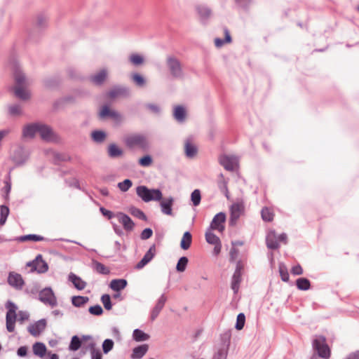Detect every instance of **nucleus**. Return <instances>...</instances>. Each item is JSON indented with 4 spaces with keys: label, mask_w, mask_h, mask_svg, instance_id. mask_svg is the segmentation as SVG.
<instances>
[{
    "label": "nucleus",
    "mask_w": 359,
    "mask_h": 359,
    "mask_svg": "<svg viewBox=\"0 0 359 359\" xmlns=\"http://www.w3.org/2000/svg\"><path fill=\"white\" fill-rule=\"evenodd\" d=\"M13 68L15 81V86L13 88L15 95L19 99L27 100L29 97V94L28 91L24 89L26 85L25 76L15 64L13 65Z\"/></svg>",
    "instance_id": "f257e3e1"
},
{
    "label": "nucleus",
    "mask_w": 359,
    "mask_h": 359,
    "mask_svg": "<svg viewBox=\"0 0 359 359\" xmlns=\"http://www.w3.org/2000/svg\"><path fill=\"white\" fill-rule=\"evenodd\" d=\"M137 195L144 201L149 202L151 201H160L163 198L162 192L158 189H149L144 185L138 186L136 188Z\"/></svg>",
    "instance_id": "f03ea898"
},
{
    "label": "nucleus",
    "mask_w": 359,
    "mask_h": 359,
    "mask_svg": "<svg viewBox=\"0 0 359 359\" xmlns=\"http://www.w3.org/2000/svg\"><path fill=\"white\" fill-rule=\"evenodd\" d=\"M165 64L172 78L177 79H182L184 78V73L182 63L175 56H167Z\"/></svg>",
    "instance_id": "7ed1b4c3"
},
{
    "label": "nucleus",
    "mask_w": 359,
    "mask_h": 359,
    "mask_svg": "<svg viewBox=\"0 0 359 359\" xmlns=\"http://www.w3.org/2000/svg\"><path fill=\"white\" fill-rule=\"evenodd\" d=\"M124 142L130 149L137 147L143 151H146L149 147L147 137L142 134H133L128 135L125 137Z\"/></svg>",
    "instance_id": "20e7f679"
},
{
    "label": "nucleus",
    "mask_w": 359,
    "mask_h": 359,
    "mask_svg": "<svg viewBox=\"0 0 359 359\" xmlns=\"http://www.w3.org/2000/svg\"><path fill=\"white\" fill-rule=\"evenodd\" d=\"M312 346L319 357L324 359H329L331 355L330 349L326 344V338L323 335H317L313 340Z\"/></svg>",
    "instance_id": "39448f33"
},
{
    "label": "nucleus",
    "mask_w": 359,
    "mask_h": 359,
    "mask_svg": "<svg viewBox=\"0 0 359 359\" xmlns=\"http://www.w3.org/2000/svg\"><path fill=\"white\" fill-rule=\"evenodd\" d=\"M6 307L8 309L6 315V330L9 332H13L15 330V325L17 320L16 311L18 307L11 301L6 303Z\"/></svg>",
    "instance_id": "423d86ee"
},
{
    "label": "nucleus",
    "mask_w": 359,
    "mask_h": 359,
    "mask_svg": "<svg viewBox=\"0 0 359 359\" xmlns=\"http://www.w3.org/2000/svg\"><path fill=\"white\" fill-rule=\"evenodd\" d=\"M39 299L44 304L49 305L51 307L57 306V298L51 287H45L39 292Z\"/></svg>",
    "instance_id": "0eeeda50"
},
{
    "label": "nucleus",
    "mask_w": 359,
    "mask_h": 359,
    "mask_svg": "<svg viewBox=\"0 0 359 359\" xmlns=\"http://www.w3.org/2000/svg\"><path fill=\"white\" fill-rule=\"evenodd\" d=\"M222 341H229L231 334L229 332H225L222 336ZM229 342L226 345H223L222 347L218 348L214 353L212 359H226L229 351Z\"/></svg>",
    "instance_id": "6e6552de"
},
{
    "label": "nucleus",
    "mask_w": 359,
    "mask_h": 359,
    "mask_svg": "<svg viewBox=\"0 0 359 359\" xmlns=\"http://www.w3.org/2000/svg\"><path fill=\"white\" fill-rule=\"evenodd\" d=\"M244 210L243 204L236 203L231 205L230 208V218L229 224L230 226H235L238 219L241 216Z\"/></svg>",
    "instance_id": "1a4fd4ad"
},
{
    "label": "nucleus",
    "mask_w": 359,
    "mask_h": 359,
    "mask_svg": "<svg viewBox=\"0 0 359 359\" xmlns=\"http://www.w3.org/2000/svg\"><path fill=\"white\" fill-rule=\"evenodd\" d=\"M32 267V271H36L38 273H45L48 269V264L43 259L41 255H38L36 258L27 264Z\"/></svg>",
    "instance_id": "9d476101"
},
{
    "label": "nucleus",
    "mask_w": 359,
    "mask_h": 359,
    "mask_svg": "<svg viewBox=\"0 0 359 359\" xmlns=\"http://www.w3.org/2000/svg\"><path fill=\"white\" fill-rule=\"evenodd\" d=\"M116 217L126 231L130 232L133 231L135 223L128 215L122 212H118L116 213Z\"/></svg>",
    "instance_id": "9b49d317"
},
{
    "label": "nucleus",
    "mask_w": 359,
    "mask_h": 359,
    "mask_svg": "<svg viewBox=\"0 0 359 359\" xmlns=\"http://www.w3.org/2000/svg\"><path fill=\"white\" fill-rule=\"evenodd\" d=\"M37 133L39 134L42 140L47 142H52L55 139V135L52 128L46 124L39 123Z\"/></svg>",
    "instance_id": "f8f14e48"
},
{
    "label": "nucleus",
    "mask_w": 359,
    "mask_h": 359,
    "mask_svg": "<svg viewBox=\"0 0 359 359\" xmlns=\"http://www.w3.org/2000/svg\"><path fill=\"white\" fill-rule=\"evenodd\" d=\"M46 320L43 318L28 326L27 330L34 337H38L46 327Z\"/></svg>",
    "instance_id": "ddd939ff"
},
{
    "label": "nucleus",
    "mask_w": 359,
    "mask_h": 359,
    "mask_svg": "<svg viewBox=\"0 0 359 359\" xmlns=\"http://www.w3.org/2000/svg\"><path fill=\"white\" fill-rule=\"evenodd\" d=\"M226 221V215L225 213L220 212L215 215L213 217L210 225V229L214 230H218L219 231H222L224 229V224Z\"/></svg>",
    "instance_id": "4468645a"
},
{
    "label": "nucleus",
    "mask_w": 359,
    "mask_h": 359,
    "mask_svg": "<svg viewBox=\"0 0 359 359\" xmlns=\"http://www.w3.org/2000/svg\"><path fill=\"white\" fill-rule=\"evenodd\" d=\"M166 301V296L164 294H161V296L158 298L155 306L151 311L150 319L151 321H154L156 319L160 312L163 309Z\"/></svg>",
    "instance_id": "2eb2a0df"
},
{
    "label": "nucleus",
    "mask_w": 359,
    "mask_h": 359,
    "mask_svg": "<svg viewBox=\"0 0 359 359\" xmlns=\"http://www.w3.org/2000/svg\"><path fill=\"white\" fill-rule=\"evenodd\" d=\"M8 283L10 285L18 290L22 289L25 284L22 276L15 272L9 273Z\"/></svg>",
    "instance_id": "dca6fc26"
},
{
    "label": "nucleus",
    "mask_w": 359,
    "mask_h": 359,
    "mask_svg": "<svg viewBox=\"0 0 359 359\" xmlns=\"http://www.w3.org/2000/svg\"><path fill=\"white\" fill-rule=\"evenodd\" d=\"M196 11L200 18L201 22H206L211 16L212 11L206 5H197L196 6Z\"/></svg>",
    "instance_id": "f3484780"
},
{
    "label": "nucleus",
    "mask_w": 359,
    "mask_h": 359,
    "mask_svg": "<svg viewBox=\"0 0 359 359\" xmlns=\"http://www.w3.org/2000/svg\"><path fill=\"white\" fill-rule=\"evenodd\" d=\"M28 158V155L22 147L16 149L13 154V161L16 165H22Z\"/></svg>",
    "instance_id": "a211bd4d"
},
{
    "label": "nucleus",
    "mask_w": 359,
    "mask_h": 359,
    "mask_svg": "<svg viewBox=\"0 0 359 359\" xmlns=\"http://www.w3.org/2000/svg\"><path fill=\"white\" fill-rule=\"evenodd\" d=\"M174 203V198L172 196L164 198L160 203L161 212L164 215H172V207Z\"/></svg>",
    "instance_id": "6ab92c4d"
},
{
    "label": "nucleus",
    "mask_w": 359,
    "mask_h": 359,
    "mask_svg": "<svg viewBox=\"0 0 359 359\" xmlns=\"http://www.w3.org/2000/svg\"><path fill=\"white\" fill-rule=\"evenodd\" d=\"M128 94L129 90L127 88L115 86L107 93V96L111 99H114L120 96L126 97Z\"/></svg>",
    "instance_id": "aec40b11"
},
{
    "label": "nucleus",
    "mask_w": 359,
    "mask_h": 359,
    "mask_svg": "<svg viewBox=\"0 0 359 359\" xmlns=\"http://www.w3.org/2000/svg\"><path fill=\"white\" fill-rule=\"evenodd\" d=\"M266 244L267 248L271 250H277L279 248L280 245L275 231H271L267 234Z\"/></svg>",
    "instance_id": "412c9836"
},
{
    "label": "nucleus",
    "mask_w": 359,
    "mask_h": 359,
    "mask_svg": "<svg viewBox=\"0 0 359 359\" xmlns=\"http://www.w3.org/2000/svg\"><path fill=\"white\" fill-rule=\"evenodd\" d=\"M107 75V72L106 69H103L100 70L98 73L92 75L90 76V81L97 86L102 85L105 81Z\"/></svg>",
    "instance_id": "4be33fe9"
},
{
    "label": "nucleus",
    "mask_w": 359,
    "mask_h": 359,
    "mask_svg": "<svg viewBox=\"0 0 359 359\" xmlns=\"http://www.w3.org/2000/svg\"><path fill=\"white\" fill-rule=\"evenodd\" d=\"M228 182L229 179H225L224 175L222 173H220L218 176L217 186L220 191L223 193L227 198H229V194L227 186Z\"/></svg>",
    "instance_id": "5701e85b"
},
{
    "label": "nucleus",
    "mask_w": 359,
    "mask_h": 359,
    "mask_svg": "<svg viewBox=\"0 0 359 359\" xmlns=\"http://www.w3.org/2000/svg\"><path fill=\"white\" fill-rule=\"evenodd\" d=\"M149 346L147 344H142L133 348L131 358L133 359L142 358L147 352Z\"/></svg>",
    "instance_id": "b1692460"
},
{
    "label": "nucleus",
    "mask_w": 359,
    "mask_h": 359,
    "mask_svg": "<svg viewBox=\"0 0 359 359\" xmlns=\"http://www.w3.org/2000/svg\"><path fill=\"white\" fill-rule=\"evenodd\" d=\"M69 280L71 281L74 285V287L79 290H83L86 286V283L84 280H83L79 276H76L73 273H71L69 275Z\"/></svg>",
    "instance_id": "393cba45"
},
{
    "label": "nucleus",
    "mask_w": 359,
    "mask_h": 359,
    "mask_svg": "<svg viewBox=\"0 0 359 359\" xmlns=\"http://www.w3.org/2000/svg\"><path fill=\"white\" fill-rule=\"evenodd\" d=\"M127 284L128 282L126 279H113L109 284V287L112 290L119 292L123 290L127 286Z\"/></svg>",
    "instance_id": "a878e982"
},
{
    "label": "nucleus",
    "mask_w": 359,
    "mask_h": 359,
    "mask_svg": "<svg viewBox=\"0 0 359 359\" xmlns=\"http://www.w3.org/2000/svg\"><path fill=\"white\" fill-rule=\"evenodd\" d=\"M38 124L39 123H35L26 126L23 129V136L31 138L34 137L38 131Z\"/></svg>",
    "instance_id": "bb28decb"
},
{
    "label": "nucleus",
    "mask_w": 359,
    "mask_h": 359,
    "mask_svg": "<svg viewBox=\"0 0 359 359\" xmlns=\"http://www.w3.org/2000/svg\"><path fill=\"white\" fill-rule=\"evenodd\" d=\"M219 163L228 171L234 170V159L231 157L224 156L220 158Z\"/></svg>",
    "instance_id": "cd10ccee"
},
{
    "label": "nucleus",
    "mask_w": 359,
    "mask_h": 359,
    "mask_svg": "<svg viewBox=\"0 0 359 359\" xmlns=\"http://www.w3.org/2000/svg\"><path fill=\"white\" fill-rule=\"evenodd\" d=\"M33 353L35 355L40 358L43 357L46 353V346L42 342H36L32 346Z\"/></svg>",
    "instance_id": "c85d7f7f"
},
{
    "label": "nucleus",
    "mask_w": 359,
    "mask_h": 359,
    "mask_svg": "<svg viewBox=\"0 0 359 359\" xmlns=\"http://www.w3.org/2000/svg\"><path fill=\"white\" fill-rule=\"evenodd\" d=\"M242 273L238 272L233 273L231 278V287L233 290V292L236 294L238 292L240 284L242 280Z\"/></svg>",
    "instance_id": "c756f323"
},
{
    "label": "nucleus",
    "mask_w": 359,
    "mask_h": 359,
    "mask_svg": "<svg viewBox=\"0 0 359 359\" xmlns=\"http://www.w3.org/2000/svg\"><path fill=\"white\" fill-rule=\"evenodd\" d=\"M95 346V343L92 341L88 344L86 349L90 351L91 359H102L101 351L99 348H96Z\"/></svg>",
    "instance_id": "7c9ffc66"
},
{
    "label": "nucleus",
    "mask_w": 359,
    "mask_h": 359,
    "mask_svg": "<svg viewBox=\"0 0 359 359\" xmlns=\"http://www.w3.org/2000/svg\"><path fill=\"white\" fill-rule=\"evenodd\" d=\"M224 36H225L224 39H222L220 38H216L215 39V45L217 48H221L226 43L231 42V36L230 35V32H229V29L226 27L224 28Z\"/></svg>",
    "instance_id": "2f4dec72"
},
{
    "label": "nucleus",
    "mask_w": 359,
    "mask_h": 359,
    "mask_svg": "<svg viewBox=\"0 0 359 359\" xmlns=\"http://www.w3.org/2000/svg\"><path fill=\"white\" fill-rule=\"evenodd\" d=\"M45 240H46V238H44L43 236H39V235H36V234H28V235L21 236L17 237L15 238V241H19V242H25L27 241H32L36 242V241H43Z\"/></svg>",
    "instance_id": "473e14b6"
},
{
    "label": "nucleus",
    "mask_w": 359,
    "mask_h": 359,
    "mask_svg": "<svg viewBox=\"0 0 359 359\" xmlns=\"http://www.w3.org/2000/svg\"><path fill=\"white\" fill-rule=\"evenodd\" d=\"M123 152L121 149L118 147L115 144H110L108 147V155L110 158H114L120 157L123 155Z\"/></svg>",
    "instance_id": "72a5a7b5"
},
{
    "label": "nucleus",
    "mask_w": 359,
    "mask_h": 359,
    "mask_svg": "<svg viewBox=\"0 0 359 359\" xmlns=\"http://www.w3.org/2000/svg\"><path fill=\"white\" fill-rule=\"evenodd\" d=\"M174 118L178 122H183L186 118V111L185 109L182 106H176L174 109L173 114Z\"/></svg>",
    "instance_id": "f704fd0d"
},
{
    "label": "nucleus",
    "mask_w": 359,
    "mask_h": 359,
    "mask_svg": "<svg viewBox=\"0 0 359 359\" xmlns=\"http://www.w3.org/2000/svg\"><path fill=\"white\" fill-rule=\"evenodd\" d=\"M184 151L187 157L191 158L196 155L198 149L194 144L189 141H187L184 145Z\"/></svg>",
    "instance_id": "c9c22d12"
},
{
    "label": "nucleus",
    "mask_w": 359,
    "mask_h": 359,
    "mask_svg": "<svg viewBox=\"0 0 359 359\" xmlns=\"http://www.w3.org/2000/svg\"><path fill=\"white\" fill-rule=\"evenodd\" d=\"M93 269L100 274L107 275L110 273L109 269L101 262L93 260Z\"/></svg>",
    "instance_id": "e433bc0d"
},
{
    "label": "nucleus",
    "mask_w": 359,
    "mask_h": 359,
    "mask_svg": "<svg viewBox=\"0 0 359 359\" xmlns=\"http://www.w3.org/2000/svg\"><path fill=\"white\" fill-rule=\"evenodd\" d=\"M133 338L136 341H147L150 336L140 329H135L133 333Z\"/></svg>",
    "instance_id": "4c0bfd02"
},
{
    "label": "nucleus",
    "mask_w": 359,
    "mask_h": 359,
    "mask_svg": "<svg viewBox=\"0 0 359 359\" xmlns=\"http://www.w3.org/2000/svg\"><path fill=\"white\" fill-rule=\"evenodd\" d=\"M192 241V236L189 231H186L182 238L180 247L183 250H187L190 248Z\"/></svg>",
    "instance_id": "58836bf2"
},
{
    "label": "nucleus",
    "mask_w": 359,
    "mask_h": 359,
    "mask_svg": "<svg viewBox=\"0 0 359 359\" xmlns=\"http://www.w3.org/2000/svg\"><path fill=\"white\" fill-rule=\"evenodd\" d=\"M296 285L300 290H308L311 287V282L306 278H299L296 280Z\"/></svg>",
    "instance_id": "ea45409f"
},
{
    "label": "nucleus",
    "mask_w": 359,
    "mask_h": 359,
    "mask_svg": "<svg viewBox=\"0 0 359 359\" xmlns=\"http://www.w3.org/2000/svg\"><path fill=\"white\" fill-rule=\"evenodd\" d=\"M89 301L88 297L84 296H74L72 298V303L76 307H81Z\"/></svg>",
    "instance_id": "a19ab883"
},
{
    "label": "nucleus",
    "mask_w": 359,
    "mask_h": 359,
    "mask_svg": "<svg viewBox=\"0 0 359 359\" xmlns=\"http://www.w3.org/2000/svg\"><path fill=\"white\" fill-rule=\"evenodd\" d=\"M212 229H209L205 233V240L206 241L212 245L218 244V243L221 242L219 238L213 233L211 231Z\"/></svg>",
    "instance_id": "79ce46f5"
},
{
    "label": "nucleus",
    "mask_w": 359,
    "mask_h": 359,
    "mask_svg": "<svg viewBox=\"0 0 359 359\" xmlns=\"http://www.w3.org/2000/svg\"><path fill=\"white\" fill-rule=\"evenodd\" d=\"M81 344V339L77 335H74L72 337L69 348L71 351H76L80 348Z\"/></svg>",
    "instance_id": "37998d69"
},
{
    "label": "nucleus",
    "mask_w": 359,
    "mask_h": 359,
    "mask_svg": "<svg viewBox=\"0 0 359 359\" xmlns=\"http://www.w3.org/2000/svg\"><path fill=\"white\" fill-rule=\"evenodd\" d=\"M92 138L94 142L101 143L106 139V133L101 130H94L91 133Z\"/></svg>",
    "instance_id": "c03bdc74"
},
{
    "label": "nucleus",
    "mask_w": 359,
    "mask_h": 359,
    "mask_svg": "<svg viewBox=\"0 0 359 359\" xmlns=\"http://www.w3.org/2000/svg\"><path fill=\"white\" fill-rule=\"evenodd\" d=\"M9 215V208L7 205H2L0 206V225L5 224L7 217Z\"/></svg>",
    "instance_id": "a18cd8bd"
},
{
    "label": "nucleus",
    "mask_w": 359,
    "mask_h": 359,
    "mask_svg": "<svg viewBox=\"0 0 359 359\" xmlns=\"http://www.w3.org/2000/svg\"><path fill=\"white\" fill-rule=\"evenodd\" d=\"M262 218L265 222H271L273 219L274 214L267 207L262 208L261 211Z\"/></svg>",
    "instance_id": "49530a36"
},
{
    "label": "nucleus",
    "mask_w": 359,
    "mask_h": 359,
    "mask_svg": "<svg viewBox=\"0 0 359 359\" xmlns=\"http://www.w3.org/2000/svg\"><path fill=\"white\" fill-rule=\"evenodd\" d=\"M4 187L3 189L4 191V198L6 201H8L9 199V194L11 190V175H8L5 181H4Z\"/></svg>",
    "instance_id": "de8ad7c7"
},
{
    "label": "nucleus",
    "mask_w": 359,
    "mask_h": 359,
    "mask_svg": "<svg viewBox=\"0 0 359 359\" xmlns=\"http://www.w3.org/2000/svg\"><path fill=\"white\" fill-rule=\"evenodd\" d=\"M188 258L187 257H182L179 259L177 266L176 270L178 272H184L187 268L188 264Z\"/></svg>",
    "instance_id": "09e8293b"
},
{
    "label": "nucleus",
    "mask_w": 359,
    "mask_h": 359,
    "mask_svg": "<svg viewBox=\"0 0 359 359\" xmlns=\"http://www.w3.org/2000/svg\"><path fill=\"white\" fill-rule=\"evenodd\" d=\"M129 61L134 65L138 66L144 62V58L139 54H131L129 57Z\"/></svg>",
    "instance_id": "8fccbe9b"
},
{
    "label": "nucleus",
    "mask_w": 359,
    "mask_h": 359,
    "mask_svg": "<svg viewBox=\"0 0 359 359\" xmlns=\"http://www.w3.org/2000/svg\"><path fill=\"white\" fill-rule=\"evenodd\" d=\"M191 199L194 206H198L201 200V191L199 189H195L191 194Z\"/></svg>",
    "instance_id": "3c124183"
},
{
    "label": "nucleus",
    "mask_w": 359,
    "mask_h": 359,
    "mask_svg": "<svg viewBox=\"0 0 359 359\" xmlns=\"http://www.w3.org/2000/svg\"><path fill=\"white\" fill-rule=\"evenodd\" d=\"M153 159L150 155H145L138 160V163L142 167H149L151 165Z\"/></svg>",
    "instance_id": "603ef678"
},
{
    "label": "nucleus",
    "mask_w": 359,
    "mask_h": 359,
    "mask_svg": "<svg viewBox=\"0 0 359 359\" xmlns=\"http://www.w3.org/2000/svg\"><path fill=\"white\" fill-rule=\"evenodd\" d=\"M101 302L104 305V307L106 310H111L112 308V304L111 302L110 295L108 294H104L101 297Z\"/></svg>",
    "instance_id": "864d4df0"
},
{
    "label": "nucleus",
    "mask_w": 359,
    "mask_h": 359,
    "mask_svg": "<svg viewBox=\"0 0 359 359\" xmlns=\"http://www.w3.org/2000/svg\"><path fill=\"white\" fill-rule=\"evenodd\" d=\"M68 160H69V157L65 154L57 152L53 154V161L55 164H59L60 162L67 161Z\"/></svg>",
    "instance_id": "5fc2aeb1"
},
{
    "label": "nucleus",
    "mask_w": 359,
    "mask_h": 359,
    "mask_svg": "<svg viewBox=\"0 0 359 359\" xmlns=\"http://www.w3.org/2000/svg\"><path fill=\"white\" fill-rule=\"evenodd\" d=\"M245 322V316L244 313H241L237 316L236 323L235 327L238 330H241L243 328Z\"/></svg>",
    "instance_id": "6e6d98bb"
},
{
    "label": "nucleus",
    "mask_w": 359,
    "mask_h": 359,
    "mask_svg": "<svg viewBox=\"0 0 359 359\" xmlns=\"http://www.w3.org/2000/svg\"><path fill=\"white\" fill-rule=\"evenodd\" d=\"M132 181L129 179H126L118 184V187L121 191L126 192L132 187Z\"/></svg>",
    "instance_id": "4d7b16f0"
},
{
    "label": "nucleus",
    "mask_w": 359,
    "mask_h": 359,
    "mask_svg": "<svg viewBox=\"0 0 359 359\" xmlns=\"http://www.w3.org/2000/svg\"><path fill=\"white\" fill-rule=\"evenodd\" d=\"M114 347V341L111 339H107L102 343V350L104 353H108Z\"/></svg>",
    "instance_id": "13d9d810"
},
{
    "label": "nucleus",
    "mask_w": 359,
    "mask_h": 359,
    "mask_svg": "<svg viewBox=\"0 0 359 359\" xmlns=\"http://www.w3.org/2000/svg\"><path fill=\"white\" fill-rule=\"evenodd\" d=\"M130 213L134 216L137 217L138 219L146 220L147 217L145 214L140 209H138L137 208H130Z\"/></svg>",
    "instance_id": "bf43d9fd"
},
{
    "label": "nucleus",
    "mask_w": 359,
    "mask_h": 359,
    "mask_svg": "<svg viewBox=\"0 0 359 359\" xmlns=\"http://www.w3.org/2000/svg\"><path fill=\"white\" fill-rule=\"evenodd\" d=\"M132 79L138 86H143L146 83L144 78L137 73L133 74Z\"/></svg>",
    "instance_id": "052dcab7"
},
{
    "label": "nucleus",
    "mask_w": 359,
    "mask_h": 359,
    "mask_svg": "<svg viewBox=\"0 0 359 359\" xmlns=\"http://www.w3.org/2000/svg\"><path fill=\"white\" fill-rule=\"evenodd\" d=\"M88 311L90 314L94 316H100L103 313V309L99 304L90 306Z\"/></svg>",
    "instance_id": "680f3d73"
},
{
    "label": "nucleus",
    "mask_w": 359,
    "mask_h": 359,
    "mask_svg": "<svg viewBox=\"0 0 359 359\" xmlns=\"http://www.w3.org/2000/svg\"><path fill=\"white\" fill-rule=\"evenodd\" d=\"M280 276L281 277V280L284 282H288L290 279V276L287 272V268L285 266H280L279 267Z\"/></svg>",
    "instance_id": "e2e57ef3"
},
{
    "label": "nucleus",
    "mask_w": 359,
    "mask_h": 359,
    "mask_svg": "<svg viewBox=\"0 0 359 359\" xmlns=\"http://www.w3.org/2000/svg\"><path fill=\"white\" fill-rule=\"evenodd\" d=\"M21 107L19 104H13L9 107V114L12 116L21 114Z\"/></svg>",
    "instance_id": "0e129e2a"
},
{
    "label": "nucleus",
    "mask_w": 359,
    "mask_h": 359,
    "mask_svg": "<svg viewBox=\"0 0 359 359\" xmlns=\"http://www.w3.org/2000/svg\"><path fill=\"white\" fill-rule=\"evenodd\" d=\"M59 83L58 80L56 78H48L44 80V86L47 88H53L56 86Z\"/></svg>",
    "instance_id": "69168bd1"
},
{
    "label": "nucleus",
    "mask_w": 359,
    "mask_h": 359,
    "mask_svg": "<svg viewBox=\"0 0 359 359\" xmlns=\"http://www.w3.org/2000/svg\"><path fill=\"white\" fill-rule=\"evenodd\" d=\"M100 211L102 214V215L106 217L108 219H111L113 217H116V213H114L113 212L107 210L104 207H100Z\"/></svg>",
    "instance_id": "338daca9"
},
{
    "label": "nucleus",
    "mask_w": 359,
    "mask_h": 359,
    "mask_svg": "<svg viewBox=\"0 0 359 359\" xmlns=\"http://www.w3.org/2000/svg\"><path fill=\"white\" fill-rule=\"evenodd\" d=\"M152 234H153L152 229L150 228H146L142 231V233L140 234V238L142 240H147V239L151 238L152 236Z\"/></svg>",
    "instance_id": "774afa93"
}]
</instances>
